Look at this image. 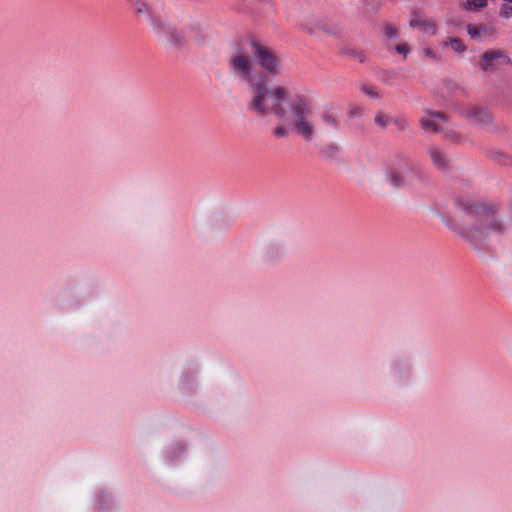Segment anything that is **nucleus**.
Here are the masks:
<instances>
[{
  "mask_svg": "<svg viewBox=\"0 0 512 512\" xmlns=\"http://www.w3.org/2000/svg\"><path fill=\"white\" fill-rule=\"evenodd\" d=\"M231 71L245 81L251 90L247 110L259 117L275 116L286 119L289 89L283 85H268L267 75L255 68L249 54L239 50L229 59Z\"/></svg>",
  "mask_w": 512,
  "mask_h": 512,
  "instance_id": "nucleus-1",
  "label": "nucleus"
},
{
  "mask_svg": "<svg viewBox=\"0 0 512 512\" xmlns=\"http://www.w3.org/2000/svg\"><path fill=\"white\" fill-rule=\"evenodd\" d=\"M457 206L465 213L460 234L472 244L483 242L492 232H503L502 223L496 219L494 205L460 198L457 200Z\"/></svg>",
  "mask_w": 512,
  "mask_h": 512,
  "instance_id": "nucleus-2",
  "label": "nucleus"
},
{
  "mask_svg": "<svg viewBox=\"0 0 512 512\" xmlns=\"http://www.w3.org/2000/svg\"><path fill=\"white\" fill-rule=\"evenodd\" d=\"M289 110L294 132L305 141H311L316 134V123L310 100L296 95L289 101Z\"/></svg>",
  "mask_w": 512,
  "mask_h": 512,
  "instance_id": "nucleus-3",
  "label": "nucleus"
},
{
  "mask_svg": "<svg viewBox=\"0 0 512 512\" xmlns=\"http://www.w3.org/2000/svg\"><path fill=\"white\" fill-rule=\"evenodd\" d=\"M385 174L387 182L399 188L412 184L418 174V169L406 157L397 156L387 165Z\"/></svg>",
  "mask_w": 512,
  "mask_h": 512,
  "instance_id": "nucleus-4",
  "label": "nucleus"
},
{
  "mask_svg": "<svg viewBox=\"0 0 512 512\" xmlns=\"http://www.w3.org/2000/svg\"><path fill=\"white\" fill-rule=\"evenodd\" d=\"M250 52L255 63L260 66L267 75L278 76L282 71V61L279 54L266 44L253 40L250 42Z\"/></svg>",
  "mask_w": 512,
  "mask_h": 512,
  "instance_id": "nucleus-5",
  "label": "nucleus"
},
{
  "mask_svg": "<svg viewBox=\"0 0 512 512\" xmlns=\"http://www.w3.org/2000/svg\"><path fill=\"white\" fill-rule=\"evenodd\" d=\"M492 60H499L501 63H510L512 66V59L500 49L488 50L482 55L481 69L485 72H494L495 66Z\"/></svg>",
  "mask_w": 512,
  "mask_h": 512,
  "instance_id": "nucleus-6",
  "label": "nucleus"
},
{
  "mask_svg": "<svg viewBox=\"0 0 512 512\" xmlns=\"http://www.w3.org/2000/svg\"><path fill=\"white\" fill-rule=\"evenodd\" d=\"M467 33L471 38L483 37L487 39H496V28L489 24H469Z\"/></svg>",
  "mask_w": 512,
  "mask_h": 512,
  "instance_id": "nucleus-7",
  "label": "nucleus"
},
{
  "mask_svg": "<svg viewBox=\"0 0 512 512\" xmlns=\"http://www.w3.org/2000/svg\"><path fill=\"white\" fill-rule=\"evenodd\" d=\"M428 154L430 156V159L433 163V165L441 170H444L449 163V159L444 151H442L440 148L436 146H431L428 149Z\"/></svg>",
  "mask_w": 512,
  "mask_h": 512,
  "instance_id": "nucleus-8",
  "label": "nucleus"
},
{
  "mask_svg": "<svg viewBox=\"0 0 512 512\" xmlns=\"http://www.w3.org/2000/svg\"><path fill=\"white\" fill-rule=\"evenodd\" d=\"M409 25L411 28H419L431 35L436 33V25L432 21L420 17L418 13H414L412 15Z\"/></svg>",
  "mask_w": 512,
  "mask_h": 512,
  "instance_id": "nucleus-9",
  "label": "nucleus"
},
{
  "mask_svg": "<svg viewBox=\"0 0 512 512\" xmlns=\"http://www.w3.org/2000/svg\"><path fill=\"white\" fill-rule=\"evenodd\" d=\"M436 119L445 120V117L440 112H430L429 117H422L420 120L422 128L432 132L441 131L443 128L439 126Z\"/></svg>",
  "mask_w": 512,
  "mask_h": 512,
  "instance_id": "nucleus-10",
  "label": "nucleus"
},
{
  "mask_svg": "<svg viewBox=\"0 0 512 512\" xmlns=\"http://www.w3.org/2000/svg\"><path fill=\"white\" fill-rule=\"evenodd\" d=\"M155 29L158 33L165 34L167 39L172 44H180L183 40V35L178 32L176 28H173L165 23L157 24Z\"/></svg>",
  "mask_w": 512,
  "mask_h": 512,
  "instance_id": "nucleus-11",
  "label": "nucleus"
},
{
  "mask_svg": "<svg viewBox=\"0 0 512 512\" xmlns=\"http://www.w3.org/2000/svg\"><path fill=\"white\" fill-rule=\"evenodd\" d=\"M467 116L480 124H488L491 121V115L489 112L480 107L473 106L467 110Z\"/></svg>",
  "mask_w": 512,
  "mask_h": 512,
  "instance_id": "nucleus-12",
  "label": "nucleus"
},
{
  "mask_svg": "<svg viewBox=\"0 0 512 512\" xmlns=\"http://www.w3.org/2000/svg\"><path fill=\"white\" fill-rule=\"evenodd\" d=\"M188 36L196 42H201L205 39V28L200 22H192L187 28Z\"/></svg>",
  "mask_w": 512,
  "mask_h": 512,
  "instance_id": "nucleus-13",
  "label": "nucleus"
},
{
  "mask_svg": "<svg viewBox=\"0 0 512 512\" xmlns=\"http://www.w3.org/2000/svg\"><path fill=\"white\" fill-rule=\"evenodd\" d=\"M321 119L328 129L336 130L339 127L337 115L332 110H326L321 114Z\"/></svg>",
  "mask_w": 512,
  "mask_h": 512,
  "instance_id": "nucleus-14",
  "label": "nucleus"
},
{
  "mask_svg": "<svg viewBox=\"0 0 512 512\" xmlns=\"http://www.w3.org/2000/svg\"><path fill=\"white\" fill-rule=\"evenodd\" d=\"M393 121H394V116L385 114L383 112H378L375 116V123L380 128H383V129L392 125Z\"/></svg>",
  "mask_w": 512,
  "mask_h": 512,
  "instance_id": "nucleus-15",
  "label": "nucleus"
},
{
  "mask_svg": "<svg viewBox=\"0 0 512 512\" xmlns=\"http://www.w3.org/2000/svg\"><path fill=\"white\" fill-rule=\"evenodd\" d=\"M487 6V0H466L463 8L466 10L481 9Z\"/></svg>",
  "mask_w": 512,
  "mask_h": 512,
  "instance_id": "nucleus-16",
  "label": "nucleus"
},
{
  "mask_svg": "<svg viewBox=\"0 0 512 512\" xmlns=\"http://www.w3.org/2000/svg\"><path fill=\"white\" fill-rule=\"evenodd\" d=\"M445 45H450L451 48L458 52L462 53L466 50L465 44L459 38H449Z\"/></svg>",
  "mask_w": 512,
  "mask_h": 512,
  "instance_id": "nucleus-17",
  "label": "nucleus"
},
{
  "mask_svg": "<svg viewBox=\"0 0 512 512\" xmlns=\"http://www.w3.org/2000/svg\"><path fill=\"white\" fill-rule=\"evenodd\" d=\"M383 33L389 39H396L399 36L398 28L393 24H385L383 27Z\"/></svg>",
  "mask_w": 512,
  "mask_h": 512,
  "instance_id": "nucleus-18",
  "label": "nucleus"
},
{
  "mask_svg": "<svg viewBox=\"0 0 512 512\" xmlns=\"http://www.w3.org/2000/svg\"><path fill=\"white\" fill-rule=\"evenodd\" d=\"M392 125L395 126L398 131H405L409 127L408 122L402 116H394Z\"/></svg>",
  "mask_w": 512,
  "mask_h": 512,
  "instance_id": "nucleus-19",
  "label": "nucleus"
},
{
  "mask_svg": "<svg viewBox=\"0 0 512 512\" xmlns=\"http://www.w3.org/2000/svg\"><path fill=\"white\" fill-rule=\"evenodd\" d=\"M361 91L365 95H367L368 97H371V98H378L379 97L378 91L374 87H372V86L363 85L361 87Z\"/></svg>",
  "mask_w": 512,
  "mask_h": 512,
  "instance_id": "nucleus-20",
  "label": "nucleus"
},
{
  "mask_svg": "<svg viewBox=\"0 0 512 512\" xmlns=\"http://www.w3.org/2000/svg\"><path fill=\"white\" fill-rule=\"evenodd\" d=\"M500 16L503 18H511L512 17V7L504 4L500 9Z\"/></svg>",
  "mask_w": 512,
  "mask_h": 512,
  "instance_id": "nucleus-21",
  "label": "nucleus"
},
{
  "mask_svg": "<svg viewBox=\"0 0 512 512\" xmlns=\"http://www.w3.org/2000/svg\"><path fill=\"white\" fill-rule=\"evenodd\" d=\"M273 133L278 138L286 137L288 135V129L283 125L277 126Z\"/></svg>",
  "mask_w": 512,
  "mask_h": 512,
  "instance_id": "nucleus-22",
  "label": "nucleus"
},
{
  "mask_svg": "<svg viewBox=\"0 0 512 512\" xmlns=\"http://www.w3.org/2000/svg\"><path fill=\"white\" fill-rule=\"evenodd\" d=\"M347 55L349 57H352L356 60H358L360 63L364 62L365 56L362 52L354 51V50H348Z\"/></svg>",
  "mask_w": 512,
  "mask_h": 512,
  "instance_id": "nucleus-23",
  "label": "nucleus"
},
{
  "mask_svg": "<svg viewBox=\"0 0 512 512\" xmlns=\"http://www.w3.org/2000/svg\"><path fill=\"white\" fill-rule=\"evenodd\" d=\"M395 49L398 53L403 54L404 56L409 52V47L405 43L396 45Z\"/></svg>",
  "mask_w": 512,
  "mask_h": 512,
  "instance_id": "nucleus-24",
  "label": "nucleus"
},
{
  "mask_svg": "<svg viewBox=\"0 0 512 512\" xmlns=\"http://www.w3.org/2000/svg\"><path fill=\"white\" fill-rule=\"evenodd\" d=\"M148 11V7L145 3L143 2H137L136 3V12L137 13H144V12H147Z\"/></svg>",
  "mask_w": 512,
  "mask_h": 512,
  "instance_id": "nucleus-25",
  "label": "nucleus"
},
{
  "mask_svg": "<svg viewBox=\"0 0 512 512\" xmlns=\"http://www.w3.org/2000/svg\"><path fill=\"white\" fill-rule=\"evenodd\" d=\"M424 53L427 57L433 58L437 60L436 54L429 48L424 50Z\"/></svg>",
  "mask_w": 512,
  "mask_h": 512,
  "instance_id": "nucleus-26",
  "label": "nucleus"
},
{
  "mask_svg": "<svg viewBox=\"0 0 512 512\" xmlns=\"http://www.w3.org/2000/svg\"><path fill=\"white\" fill-rule=\"evenodd\" d=\"M492 64L495 66V70H497L498 66L500 65H510V63H501L499 60H492Z\"/></svg>",
  "mask_w": 512,
  "mask_h": 512,
  "instance_id": "nucleus-27",
  "label": "nucleus"
},
{
  "mask_svg": "<svg viewBox=\"0 0 512 512\" xmlns=\"http://www.w3.org/2000/svg\"><path fill=\"white\" fill-rule=\"evenodd\" d=\"M447 136H448L449 138H451L452 140H455V141L459 139V137H458V135L456 134V132H450L449 134H447Z\"/></svg>",
  "mask_w": 512,
  "mask_h": 512,
  "instance_id": "nucleus-28",
  "label": "nucleus"
}]
</instances>
